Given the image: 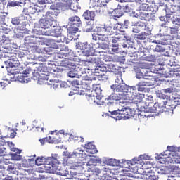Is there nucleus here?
Masks as SVG:
<instances>
[{
    "instance_id": "1",
    "label": "nucleus",
    "mask_w": 180,
    "mask_h": 180,
    "mask_svg": "<svg viewBox=\"0 0 180 180\" xmlns=\"http://www.w3.org/2000/svg\"><path fill=\"white\" fill-rule=\"evenodd\" d=\"M167 103H168V101H163V105H161V104L158 103H155V104L151 106L150 105V103H148V105H146L144 106L143 104H139L138 105V112H144V113H167V112H174V109L176 108V105L174 107H170L169 110H167Z\"/></svg>"
},
{
    "instance_id": "2",
    "label": "nucleus",
    "mask_w": 180,
    "mask_h": 180,
    "mask_svg": "<svg viewBox=\"0 0 180 180\" xmlns=\"http://www.w3.org/2000/svg\"><path fill=\"white\" fill-rule=\"evenodd\" d=\"M36 165H51L53 168H56L58 164V155L52 154L51 157L40 156L34 160Z\"/></svg>"
},
{
    "instance_id": "3",
    "label": "nucleus",
    "mask_w": 180,
    "mask_h": 180,
    "mask_svg": "<svg viewBox=\"0 0 180 180\" xmlns=\"http://www.w3.org/2000/svg\"><path fill=\"white\" fill-rule=\"evenodd\" d=\"M134 96L120 93H112L105 98V101H121L120 103H134Z\"/></svg>"
},
{
    "instance_id": "4",
    "label": "nucleus",
    "mask_w": 180,
    "mask_h": 180,
    "mask_svg": "<svg viewBox=\"0 0 180 180\" xmlns=\"http://www.w3.org/2000/svg\"><path fill=\"white\" fill-rule=\"evenodd\" d=\"M63 157H66V158H81V160H86L88 157H92V155H89L85 153L84 150H81V148H77L73 150V152H69L68 150H65L63 154Z\"/></svg>"
},
{
    "instance_id": "5",
    "label": "nucleus",
    "mask_w": 180,
    "mask_h": 180,
    "mask_svg": "<svg viewBox=\"0 0 180 180\" xmlns=\"http://www.w3.org/2000/svg\"><path fill=\"white\" fill-rule=\"evenodd\" d=\"M83 56L86 57L85 60H82V65L83 66V70L89 71L91 69V64H96L98 63V59L94 56L89 55L88 51H82Z\"/></svg>"
},
{
    "instance_id": "6",
    "label": "nucleus",
    "mask_w": 180,
    "mask_h": 180,
    "mask_svg": "<svg viewBox=\"0 0 180 180\" xmlns=\"http://www.w3.org/2000/svg\"><path fill=\"white\" fill-rule=\"evenodd\" d=\"M136 116V113H134L133 115H129V113L125 114L124 113H105L103 114V117H112V119H115L116 121L117 120H127V119H133Z\"/></svg>"
},
{
    "instance_id": "7",
    "label": "nucleus",
    "mask_w": 180,
    "mask_h": 180,
    "mask_svg": "<svg viewBox=\"0 0 180 180\" xmlns=\"http://www.w3.org/2000/svg\"><path fill=\"white\" fill-rule=\"evenodd\" d=\"M139 9L140 11H146V12H155L154 9V0H150V2L140 3Z\"/></svg>"
},
{
    "instance_id": "8",
    "label": "nucleus",
    "mask_w": 180,
    "mask_h": 180,
    "mask_svg": "<svg viewBox=\"0 0 180 180\" xmlns=\"http://www.w3.org/2000/svg\"><path fill=\"white\" fill-rule=\"evenodd\" d=\"M28 44H36L37 46H43L44 44V39L40 37H27Z\"/></svg>"
},
{
    "instance_id": "9",
    "label": "nucleus",
    "mask_w": 180,
    "mask_h": 180,
    "mask_svg": "<svg viewBox=\"0 0 180 180\" xmlns=\"http://www.w3.org/2000/svg\"><path fill=\"white\" fill-rule=\"evenodd\" d=\"M129 86L126 85V84L111 85V89H113L114 92H122L123 94H127V92H129Z\"/></svg>"
},
{
    "instance_id": "10",
    "label": "nucleus",
    "mask_w": 180,
    "mask_h": 180,
    "mask_svg": "<svg viewBox=\"0 0 180 180\" xmlns=\"http://www.w3.org/2000/svg\"><path fill=\"white\" fill-rule=\"evenodd\" d=\"M84 165H85V162L82 161V160H79L75 163L72 164L70 165L71 169H75L76 171H78V172H84V169H85V167H84Z\"/></svg>"
},
{
    "instance_id": "11",
    "label": "nucleus",
    "mask_w": 180,
    "mask_h": 180,
    "mask_svg": "<svg viewBox=\"0 0 180 180\" xmlns=\"http://www.w3.org/2000/svg\"><path fill=\"white\" fill-rule=\"evenodd\" d=\"M56 175L60 176H65L66 179H74V176L70 173V172L65 169H56L55 171Z\"/></svg>"
},
{
    "instance_id": "12",
    "label": "nucleus",
    "mask_w": 180,
    "mask_h": 180,
    "mask_svg": "<svg viewBox=\"0 0 180 180\" xmlns=\"http://www.w3.org/2000/svg\"><path fill=\"white\" fill-rule=\"evenodd\" d=\"M109 112L110 113H117V112H125V113H136V108H133V105L129 107H120L117 110Z\"/></svg>"
},
{
    "instance_id": "13",
    "label": "nucleus",
    "mask_w": 180,
    "mask_h": 180,
    "mask_svg": "<svg viewBox=\"0 0 180 180\" xmlns=\"http://www.w3.org/2000/svg\"><path fill=\"white\" fill-rule=\"evenodd\" d=\"M69 22L70 24V26H75L76 27H80L81 25H82V21H81V18L77 15L70 17Z\"/></svg>"
},
{
    "instance_id": "14",
    "label": "nucleus",
    "mask_w": 180,
    "mask_h": 180,
    "mask_svg": "<svg viewBox=\"0 0 180 180\" xmlns=\"http://www.w3.org/2000/svg\"><path fill=\"white\" fill-rule=\"evenodd\" d=\"M105 162H106L107 165H110L111 167H119V165H120V164L126 163V160H122V162H120V160H119L110 158V159H107L105 160Z\"/></svg>"
},
{
    "instance_id": "15",
    "label": "nucleus",
    "mask_w": 180,
    "mask_h": 180,
    "mask_svg": "<svg viewBox=\"0 0 180 180\" xmlns=\"http://www.w3.org/2000/svg\"><path fill=\"white\" fill-rule=\"evenodd\" d=\"M84 148L89 150L88 151H86L89 155H91V154H96V153H98V149H96V146L92 144V142H89L87 144H85Z\"/></svg>"
},
{
    "instance_id": "16",
    "label": "nucleus",
    "mask_w": 180,
    "mask_h": 180,
    "mask_svg": "<svg viewBox=\"0 0 180 180\" xmlns=\"http://www.w3.org/2000/svg\"><path fill=\"white\" fill-rule=\"evenodd\" d=\"M131 96H135L134 103H134L136 104V109L137 110H139V105H143V106H146V104H144V103L141 102V101H143V98L144 97L143 94H139L136 95L132 94Z\"/></svg>"
},
{
    "instance_id": "17",
    "label": "nucleus",
    "mask_w": 180,
    "mask_h": 180,
    "mask_svg": "<svg viewBox=\"0 0 180 180\" xmlns=\"http://www.w3.org/2000/svg\"><path fill=\"white\" fill-rule=\"evenodd\" d=\"M54 32L56 37H60V39H58V41H59V43H64L67 40L65 39V37L63 35V29L56 28L54 30Z\"/></svg>"
},
{
    "instance_id": "18",
    "label": "nucleus",
    "mask_w": 180,
    "mask_h": 180,
    "mask_svg": "<svg viewBox=\"0 0 180 180\" xmlns=\"http://www.w3.org/2000/svg\"><path fill=\"white\" fill-rule=\"evenodd\" d=\"M82 16L85 20H95V12L93 11L86 10Z\"/></svg>"
},
{
    "instance_id": "19",
    "label": "nucleus",
    "mask_w": 180,
    "mask_h": 180,
    "mask_svg": "<svg viewBox=\"0 0 180 180\" xmlns=\"http://www.w3.org/2000/svg\"><path fill=\"white\" fill-rule=\"evenodd\" d=\"M51 23H53L52 21L45 20L44 18L41 19L39 21V25L42 29H49L51 27Z\"/></svg>"
},
{
    "instance_id": "20",
    "label": "nucleus",
    "mask_w": 180,
    "mask_h": 180,
    "mask_svg": "<svg viewBox=\"0 0 180 180\" xmlns=\"http://www.w3.org/2000/svg\"><path fill=\"white\" fill-rule=\"evenodd\" d=\"M169 9L170 13H176L177 16L180 15V5L176 6V5L172 4V3L170 4V7Z\"/></svg>"
},
{
    "instance_id": "21",
    "label": "nucleus",
    "mask_w": 180,
    "mask_h": 180,
    "mask_svg": "<svg viewBox=\"0 0 180 180\" xmlns=\"http://www.w3.org/2000/svg\"><path fill=\"white\" fill-rule=\"evenodd\" d=\"M6 170L10 174H13L14 175H19V171H18V168L16 167V165L13 164H11L8 166H7Z\"/></svg>"
},
{
    "instance_id": "22",
    "label": "nucleus",
    "mask_w": 180,
    "mask_h": 180,
    "mask_svg": "<svg viewBox=\"0 0 180 180\" xmlns=\"http://www.w3.org/2000/svg\"><path fill=\"white\" fill-rule=\"evenodd\" d=\"M143 178L146 180H158V176L153 174L150 172H146Z\"/></svg>"
},
{
    "instance_id": "23",
    "label": "nucleus",
    "mask_w": 180,
    "mask_h": 180,
    "mask_svg": "<svg viewBox=\"0 0 180 180\" xmlns=\"http://www.w3.org/2000/svg\"><path fill=\"white\" fill-rule=\"evenodd\" d=\"M42 19H45L46 20H49L50 22H54V13L51 11H47L45 15L43 14Z\"/></svg>"
},
{
    "instance_id": "24",
    "label": "nucleus",
    "mask_w": 180,
    "mask_h": 180,
    "mask_svg": "<svg viewBox=\"0 0 180 180\" xmlns=\"http://www.w3.org/2000/svg\"><path fill=\"white\" fill-rule=\"evenodd\" d=\"M92 39L93 40H95V41H97V40H100L101 41H108L109 38L108 37H103L102 36H100L98 33H94L92 34Z\"/></svg>"
},
{
    "instance_id": "25",
    "label": "nucleus",
    "mask_w": 180,
    "mask_h": 180,
    "mask_svg": "<svg viewBox=\"0 0 180 180\" xmlns=\"http://www.w3.org/2000/svg\"><path fill=\"white\" fill-rule=\"evenodd\" d=\"M97 33L101 36V37L105 38L108 37V34L106 33V27H97Z\"/></svg>"
},
{
    "instance_id": "26",
    "label": "nucleus",
    "mask_w": 180,
    "mask_h": 180,
    "mask_svg": "<svg viewBox=\"0 0 180 180\" xmlns=\"http://www.w3.org/2000/svg\"><path fill=\"white\" fill-rule=\"evenodd\" d=\"M20 153H9L11 156V160L13 161H21L23 160V156L20 155Z\"/></svg>"
},
{
    "instance_id": "27",
    "label": "nucleus",
    "mask_w": 180,
    "mask_h": 180,
    "mask_svg": "<svg viewBox=\"0 0 180 180\" xmlns=\"http://www.w3.org/2000/svg\"><path fill=\"white\" fill-rule=\"evenodd\" d=\"M92 83L89 82L88 80H84L82 82V87L86 91H91V87L92 86Z\"/></svg>"
},
{
    "instance_id": "28",
    "label": "nucleus",
    "mask_w": 180,
    "mask_h": 180,
    "mask_svg": "<svg viewBox=\"0 0 180 180\" xmlns=\"http://www.w3.org/2000/svg\"><path fill=\"white\" fill-rule=\"evenodd\" d=\"M78 27H75V26L70 25L68 27V33H69V34H70V35L75 34L78 32V30H79V29Z\"/></svg>"
},
{
    "instance_id": "29",
    "label": "nucleus",
    "mask_w": 180,
    "mask_h": 180,
    "mask_svg": "<svg viewBox=\"0 0 180 180\" xmlns=\"http://www.w3.org/2000/svg\"><path fill=\"white\" fill-rule=\"evenodd\" d=\"M34 71H36V69H26L22 72L23 74L27 75V77H30V78H33L34 77Z\"/></svg>"
},
{
    "instance_id": "30",
    "label": "nucleus",
    "mask_w": 180,
    "mask_h": 180,
    "mask_svg": "<svg viewBox=\"0 0 180 180\" xmlns=\"http://www.w3.org/2000/svg\"><path fill=\"white\" fill-rule=\"evenodd\" d=\"M92 91H94L96 95H101L102 94V89H101L100 84H91Z\"/></svg>"
},
{
    "instance_id": "31",
    "label": "nucleus",
    "mask_w": 180,
    "mask_h": 180,
    "mask_svg": "<svg viewBox=\"0 0 180 180\" xmlns=\"http://www.w3.org/2000/svg\"><path fill=\"white\" fill-rule=\"evenodd\" d=\"M76 49H78V50H86V49H88V43L87 42H78L76 44Z\"/></svg>"
},
{
    "instance_id": "32",
    "label": "nucleus",
    "mask_w": 180,
    "mask_h": 180,
    "mask_svg": "<svg viewBox=\"0 0 180 180\" xmlns=\"http://www.w3.org/2000/svg\"><path fill=\"white\" fill-rule=\"evenodd\" d=\"M72 5V0H64L62 3V6L66 9H72L71 6Z\"/></svg>"
},
{
    "instance_id": "33",
    "label": "nucleus",
    "mask_w": 180,
    "mask_h": 180,
    "mask_svg": "<svg viewBox=\"0 0 180 180\" xmlns=\"http://www.w3.org/2000/svg\"><path fill=\"white\" fill-rule=\"evenodd\" d=\"M48 143L49 144H58L61 143V139H58L57 138H53L51 136L48 137Z\"/></svg>"
},
{
    "instance_id": "34",
    "label": "nucleus",
    "mask_w": 180,
    "mask_h": 180,
    "mask_svg": "<svg viewBox=\"0 0 180 180\" xmlns=\"http://www.w3.org/2000/svg\"><path fill=\"white\" fill-rule=\"evenodd\" d=\"M10 58H11V60H12V61L19 62V61H20V58H22V57H20V53H13L10 57Z\"/></svg>"
},
{
    "instance_id": "35",
    "label": "nucleus",
    "mask_w": 180,
    "mask_h": 180,
    "mask_svg": "<svg viewBox=\"0 0 180 180\" xmlns=\"http://www.w3.org/2000/svg\"><path fill=\"white\" fill-rule=\"evenodd\" d=\"M158 172V174H161V175H168L169 174V169L167 167H161Z\"/></svg>"
},
{
    "instance_id": "36",
    "label": "nucleus",
    "mask_w": 180,
    "mask_h": 180,
    "mask_svg": "<svg viewBox=\"0 0 180 180\" xmlns=\"http://www.w3.org/2000/svg\"><path fill=\"white\" fill-rule=\"evenodd\" d=\"M89 172H91L93 175H99L102 172V170L98 167H92L89 169Z\"/></svg>"
},
{
    "instance_id": "37",
    "label": "nucleus",
    "mask_w": 180,
    "mask_h": 180,
    "mask_svg": "<svg viewBox=\"0 0 180 180\" xmlns=\"http://www.w3.org/2000/svg\"><path fill=\"white\" fill-rule=\"evenodd\" d=\"M135 25H136L137 27H139L141 30H146L147 27V25L141 21L137 22L136 23H135Z\"/></svg>"
},
{
    "instance_id": "38",
    "label": "nucleus",
    "mask_w": 180,
    "mask_h": 180,
    "mask_svg": "<svg viewBox=\"0 0 180 180\" xmlns=\"http://www.w3.org/2000/svg\"><path fill=\"white\" fill-rule=\"evenodd\" d=\"M37 12V9L34 7L30 6L27 8V15H34Z\"/></svg>"
},
{
    "instance_id": "39",
    "label": "nucleus",
    "mask_w": 180,
    "mask_h": 180,
    "mask_svg": "<svg viewBox=\"0 0 180 180\" xmlns=\"http://www.w3.org/2000/svg\"><path fill=\"white\" fill-rule=\"evenodd\" d=\"M89 162L90 164H101V160L99 158L94 157V158H90Z\"/></svg>"
},
{
    "instance_id": "40",
    "label": "nucleus",
    "mask_w": 180,
    "mask_h": 180,
    "mask_svg": "<svg viewBox=\"0 0 180 180\" xmlns=\"http://www.w3.org/2000/svg\"><path fill=\"white\" fill-rule=\"evenodd\" d=\"M75 70L76 71H78L79 72H81V73L84 72V68L82 66V61L79 62V65L75 66Z\"/></svg>"
},
{
    "instance_id": "41",
    "label": "nucleus",
    "mask_w": 180,
    "mask_h": 180,
    "mask_svg": "<svg viewBox=\"0 0 180 180\" xmlns=\"http://www.w3.org/2000/svg\"><path fill=\"white\" fill-rule=\"evenodd\" d=\"M147 33L146 32H142L141 34H139L136 37V39L138 40H146L147 39Z\"/></svg>"
},
{
    "instance_id": "42",
    "label": "nucleus",
    "mask_w": 180,
    "mask_h": 180,
    "mask_svg": "<svg viewBox=\"0 0 180 180\" xmlns=\"http://www.w3.org/2000/svg\"><path fill=\"white\" fill-rule=\"evenodd\" d=\"M173 157V160L172 161H174L176 162V164H180V153L179 152L176 154H174Z\"/></svg>"
},
{
    "instance_id": "43",
    "label": "nucleus",
    "mask_w": 180,
    "mask_h": 180,
    "mask_svg": "<svg viewBox=\"0 0 180 180\" xmlns=\"http://www.w3.org/2000/svg\"><path fill=\"white\" fill-rule=\"evenodd\" d=\"M167 32H169V34H176V33H178V28H176V27H169L167 30Z\"/></svg>"
},
{
    "instance_id": "44",
    "label": "nucleus",
    "mask_w": 180,
    "mask_h": 180,
    "mask_svg": "<svg viewBox=\"0 0 180 180\" xmlns=\"http://www.w3.org/2000/svg\"><path fill=\"white\" fill-rule=\"evenodd\" d=\"M10 131V139H15V137H16V134H18V133H16V131H18V129H11Z\"/></svg>"
},
{
    "instance_id": "45",
    "label": "nucleus",
    "mask_w": 180,
    "mask_h": 180,
    "mask_svg": "<svg viewBox=\"0 0 180 180\" xmlns=\"http://www.w3.org/2000/svg\"><path fill=\"white\" fill-rule=\"evenodd\" d=\"M129 162H131V165H134V164H139V163L141 162V160L140 159V156H139L138 158H134L132 159V161L130 160Z\"/></svg>"
},
{
    "instance_id": "46",
    "label": "nucleus",
    "mask_w": 180,
    "mask_h": 180,
    "mask_svg": "<svg viewBox=\"0 0 180 180\" xmlns=\"http://www.w3.org/2000/svg\"><path fill=\"white\" fill-rule=\"evenodd\" d=\"M105 34H107V37H108V36H112V34H113V31L112 30V27L108 26V27H105Z\"/></svg>"
},
{
    "instance_id": "47",
    "label": "nucleus",
    "mask_w": 180,
    "mask_h": 180,
    "mask_svg": "<svg viewBox=\"0 0 180 180\" xmlns=\"http://www.w3.org/2000/svg\"><path fill=\"white\" fill-rule=\"evenodd\" d=\"M142 15V18H143V20H146L150 22V20H151V14L150 13H143Z\"/></svg>"
},
{
    "instance_id": "48",
    "label": "nucleus",
    "mask_w": 180,
    "mask_h": 180,
    "mask_svg": "<svg viewBox=\"0 0 180 180\" xmlns=\"http://www.w3.org/2000/svg\"><path fill=\"white\" fill-rule=\"evenodd\" d=\"M11 151L13 153H10V154H20V153H22V150L15 148V146L11 148Z\"/></svg>"
},
{
    "instance_id": "49",
    "label": "nucleus",
    "mask_w": 180,
    "mask_h": 180,
    "mask_svg": "<svg viewBox=\"0 0 180 180\" xmlns=\"http://www.w3.org/2000/svg\"><path fill=\"white\" fill-rule=\"evenodd\" d=\"M22 1L19 0H13V1H10L8 3L9 6H18L20 4H21Z\"/></svg>"
},
{
    "instance_id": "50",
    "label": "nucleus",
    "mask_w": 180,
    "mask_h": 180,
    "mask_svg": "<svg viewBox=\"0 0 180 180\" xmlns=\"http://www.w3.org/2000/svg\"><path fill=\"white\" fill-rule=\"evenodd\" d=\"M75 70H70L68 73V75L70 77V78H77L78 77V74L75 73Z\"/></svg>"
},
{
    "instance_id": "51",
    "label": "nucleus",
    "mask_w": 180,
    "mask_h": 180,
    "mask_svg": "<svg viewBox=\"0 0 180 180\" xmlns=\"http://www.w3.org/2000/svg\"><path fill=\"white\" fill-rule=\"evenodd\" d=\"M172 98L174 101V102H176V105H180V98L179 96H178V95L176 94V93L175 94H172Z\"/></svg>"
},
{
    "instance_id": "52",
    "label": "nucleus",
    "mask_w": 180,
    "mask_h": 180,
    "mask_svg": "<svg viewBox=\"0 0 180 180\" xmlns=\"http://www.w3.org/2000/svg\"><path fill=\"white\" fill-rule=\"evenodd\" d=\"M162 154L165 156V158H171V157H172V153H170L168 149L163 152Z\"/></svg>"
},
{
    "instance_id": "53",
    "label": "nucleus",
    "mask_w": 180,
    "mask_h": 180,
    "mask_svg": "<svg viewBox=\"0 0 180 180\" xmlns=\"http://www.w3.org/2000/svg\"><path fill=\"white\" fill-rule=\"evenodd\" d=\"M103 60L105 62L113 61V58L109 55H104Z\"/></svg>"
},
{
    "instance_id": "54",
    "label": "nucleus",
    "mask_w": 180,
    "mask_h": 180,
    "mask_svg": "<svg viewBox=\"0 0 180 180\" xmlns=\"http://www.w3.org/2000/svg\"><path fill=\"white\" fill-rule=\"evenodd\" d=\"M155 51H158V53H164V51H165V49H164L162 46L157 45L155 47Z\"/></svg>"
},
{
    "instance_id": "55",
    "label": "nucleus",
    "mask_w": 180,
    "mask_h": 180,
    "mask_svg": "<svg viewBox=\"0 0 180 180\" xmlns=\"http://www.w3.org/2000/svg\"><path fill=\"white\" fill-rule=\"evenodd\" d=\"M58 43H60V41H58V39H57V41H55L54 42H53L51 44V48L52 49H60V45L58 44Z\"/></svg>"
},
{
    "instance_id": "56",
    "label": "nucleus",
    "mask_w": 180,
    "mask_h": 180,
    "mask_svg": "<svg viewBox=\"0 0 180 180\" xmlns=\"http://www.w3.org/2000/svg\"><path fill=\"white\" fill-rule=\"evenodd\" d=\"M167 148V150L172 153V157H174V155L176 154V152H175V148L174 146H168Z\"/></svg>"
},
{
    "instance_id": "57",
    "label": "nucleus",
    "mask_w": 180,
    "mask_h": 180,
    "mask_svg": "<svg viewBox=\"0 0 180 180\" xmlns=\"http://www.w3.org/2000/svg\"><path fill=\"white\" fill-rule=\"evenodd\" d=\"M6 155V148L4 146H0V157Z\"/></svg>"
},
{
    "instance_id": "58",
    "label": "nucleus",
    "mask_w": 180,
    "mask_h": 180,
    "mask_svg": "<svg viewBox=\"0 0 180 180\" xmlns=\"http://www.w3.org/2000/svg\"><path fill=\"white\" fill-rule=\"evenodd\" d=\"M157 96H158L159 98H161L162 99H167V98H168V96L162 94V92L159 91L157 93Z\"/></svg>"
},
{
    "instance_id": "59",
    "label": "nucleus",
    "mask_w": 180,
    "mask_h": 180,
    "mask_svg": "<svg viewBox=\"0 0 180 180\" xmlns=\"http://www.w3.org/2000/svg\"><path fill=\"white\" fill-rule=\"evenodd\" d=\"M122 82H123V80L122 79V77H117V78L115 79V84H112V85H120V84H122Z\"/></svg>"
},
{
    "instance_id": "60",
    "label": "nucleus",
    "mask_w": 180,
    "mask_h": 180,
    "mask_svg": "<svg viewBox=\"0 0 180 180\" xmlns=\"http://www.w3.org/2000/svg\"><path fill=\"white\" fill-rule=\"evenodd\" d=\"M11 22L13 25H18L20 23V20L18 18H14L12 19Z\"/></svg>"
},
{
    "instance_id": "61",
    "label": "nucleus",
    "mask_w": 180,
    "mask_h": 180,
    "mask_svg": "<svg viewBox=\"0 0 180 180\" xmlns=\"http://www.w3.org/2000/svg\"><path fill=\"white\" fill-rule=\"evenodd\" d=\"M139 158L141 161H143V160H150V157L148 155H139Z\"/></svg>"
},
{
    "instance_id": "62",
    "label": "nucleus",
    "mask_w": 180,
    "mask_h": 180,
    "mask_svg": "<svg viewBox=\"0 0 180 180\" xmlns=\"http://www.w3.org/2000/svg\"><path fill=\"white\" fill-rule=\"evenodd\" d=\"M111 50H112V53H117L119 51V46H117L116 45H112Z\"/></svg>"
},
{
    "instance_id": "63",
    "label": "nucleus",
    "mask_w": 180,
    "mask_h": 180,
    "mask_svg": "<svg viewBox=\"0 0 180 180\" xmlns=\"http://www.w3.org/2000/svg\"><path fill=\"white\" fill-rule=\"evenodd\" d=\"M148 85V83L146 82H140L136 84V86H147Z\"/></svg>"
},
{
    "instance_id": "64",
    "label": "nucleus",
    "mask_w": 180,
    "mask_h": 180,
    "mask_svg": "<svg viewBox=\"0 0 180 180\" xmlns=\"http://www.w3.org/2000/svg\"><path fill=\"white\" fill-rule=\"evenodd\" d=\"M99 180H119L117 177H110L109 179L105 178V176L101 177Z\"/></svg>"
}]
</instances>
